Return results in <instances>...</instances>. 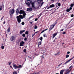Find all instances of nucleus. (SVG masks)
Here are the masks:
<instances>
[{"instance_id":"obj_38","label":"nucleus","mask_w":74,"mask_h":74,"mask_svg":"<svg viewBox=\"0 0 74 74\" xmlns=\"http://www.w3.org/2000/svg\"><path fill=\"white\" fill-rule=\"evenodd\" d=\"M58 6H59V7H60V3H58Z\"/></svg>"},{"instance_id":"obj_42","label":"nucleus","mask_w":74,"mask_h":74,"mask_svg":"<svg viewBox=\"0 0 74 74\" xmlns=\"http://www.w3.org/2000/svg\"><path fill=\"white\" fill-rule=\"evenodd\" d=\"M72 67V66H70L69 68V69H72V68H71Z\"/></svg>"},{"instance_id":"obj_23","label":"nucleus","mask_w":74,"mask_h":74,"mask_svg":"<svg viewBox=\"0 0 74 74\" xmlns=\"http://www.w3.org/2000/svg\"><path fill=\"white\" fill-rule=\"evenodd\" d=\"M8 32H10V28H9L8 29Z\"/></svg>"},{"instance_id":"obj_18","label":"nucleus","mask_w":74,"mask_h":74,"mask_svg":"<svg viewBox=\"0 0 74 74\" xmlns=\"http://www.w3.org/2000/svg\"><path fill=\"white\" fill-rule=\"evenodd\" d=\"M56 35H57V33L54 34L53 35V38H54V37H55V36H56Z\"/></svg>"},{"instance_id":"obj_7","label":"nucleus","mask_w":74,"mask_h":74,"mask_svg":"<svg viewBox=\"0 0 74 74\" xmlns=\"http://www.w3.org/2000/svg\"><path fill=\"white\" fill-rule=\"evenodd\" d=\"M24 44H25V42L23 41H21L20 42V46L21 47H22L24 45Z\"/></svg>"},{"instance_id":"obj_47","label":"nucleus","mask_w":74,"mask_h":74,"mask_svg":"<svg viewBox=\"0 0 74 74\" xmlns=\"http://www.w3.org/2000/svg\"><path fill=\"white\" fill-rule=\"evenodd\" d=\"M62 64V63L60 64L59 65H58V67H59L60 66V65H61V64Z\"/></svg>"},{"instance_id":"obj_63","label":"nucleus","mask_w":74,"mask_h":74,"mask_svg":"<svg viewBox=\"0 0 74 74\" xmlns=\"http://www.w3.org/2000/svg\"><path fill=\"white\" fill-rule=\"evenodd\" d=\"M47 11H48V10H47Z\"/></svg>"},{"instance_id":"obj_53","label":"nucleus","mask_w":74,"mask_h":74,"mask_svg":"<svg viewBox=\"0 0 74 74\" xmlns=\"http://www.w3.org/2000/svg\"><path fill=\"white\" fill-rule=\"evenodd\" d=\"M63 29H61L60 30V32H63Z\"/></svg>"},{"instance_id":"obj_20","label":"nucleus","mask_w":74,"mask_h":74,"mask_svg":"<svg viewBox=\"0 0 74 74\" xmlns=\"http://www.w3.org/2000/svg\"><path fill=\"white\" fill-rule=\"evenodd\" d=\"M36 56H38V55H39V52H36Z\"/></svg>"},{"instance_id":"obj_49","label":"nucleus","mask_w":74,"mask_h":74,"mask_svg":"<svg viewBox=\"0 0 74 74\" xmlns=\"http://www.w3.org/2000/svg\"><path fill=\"white\" fill-rule=\"evenodd\" d=\"M29 23L30 24H32V23H33V22H30Z\"/></svg>"},{"instance_id":"obj_37","label":"nucleus","mask_w":74,"mask_h":74,"mask_svg":"<svg viewBox=\"0 0 74 74\" xmlns=\"http://www.w3.org/2000/svg\"><path fill=\"white\" fill-rule=\"evenodd\" d=\"M67 54H70V52L68 51L67 52Z\"/></svg>"},{"instance_id":"obj_31","label":"nucleus","mask_w":74,"mask_h":74,"mask_svg":"<svg viewBox=\"0 0 74 74\" xmlns=\"http://www.w3.org/2000/svg\"><path fill=\"white\" fill-rule=\"evenodd\" d=\"M73 5H74V3L73 4H71V7H72L73 6Z\"/></svg>"},{"instance_id":"obj_55","label":"nucleus","mask_w":74,"mask_h":74,"mask_svg":"<svg viewBox=\"0 0 74 74\" xmlns=\"http://www.w3.org/2000/svg\"><path fill=\"white\" fill-rule=\"evenodd\" d=\"M38 33V32H35L34 34H36V33Z\"/></svg>"},{"instance_id":"obj_41","label":"nucleus","mask_w":74,"mask_h":74,"mask_svg":"<svg viewBox=\"0 0 74 74\" xmlns=\"http://www.w3.org/2000/svg\"><path fill=\"white\" fill-rule=\"evenodd\" d=\"M71 17H73L74 16V15H73V14H72L71 16Z\"/></svg>"},{"instance_id":"obj_40","label":"nucleus","mask_w":74,"mask_h":74,"mask_svg":"<svg viewBox=\"0 0 74 74\" xmlns=\"http://www.w3.org/2000/svg\"><path fill=\"white\" fill-rule=\"evenodd\" d=\"M37 20H38V18H36L35 19V21H37Z\"/></svg>"},{"instance_id":"obj_10","label":"nucleus","mask_w":74,"mask_h":74,"mask_svg":"<svg viewBox=\"0 0 74 74\" xmlns=\"http://www.w3.org/2000/svg\"><path fill=\"white\" fill-rule=\"evenodd\" d=\"M54 25H52L50 26V28H49V30H51L53 28V27H54Z\"/></svg>"},{"instance_id":"obj_34","label":"nucleus","mask_w":74,"mask_h":74,"mask_svg":"<svg viewBox=\"0 0 74 74\" xmlns=\"http://www.w3.org/2000/svg\"><path fill=\"white\" fill-rule=\"evenodd\" d=\"M6 40L5 39H4L3 40V42H5Z\"/></svg>"},{"instance_id":"obj_9","label":"nucleus","mask_w":74,"mask_h":74,"mask_svg":"<svg viewBox=\"0 0 74 74\" xmlns=\"http://www.w3.org/2000/svg\"><path fill=\"white\" fill-rule=\"evenodd\" d=\"M73 58H74V57L73 58H72L71 59H70L69 60L66 62L65 63V64H67V63H68L70 62L71 61V60L72 59H73Z\"/></svg>"},{"instance_id":"obj_48","label":"nucleus","mask_w":74,"mask_h":74,"mask_svg":"<svg viewBox=\"0 0 74 74\" xmlns=\"http://www.w3.org/2000/svg\"><path fill=\"white\" fill-rule=\"evenodd\" d=\"M43 4H44V3H42L41 4V6H42V5Z\"/></svg>"},{"instance_id":"obj_17","label":"nucleus","mask_w":74,"mask_h":74,"mask_svg":"<svg viewBox=\"0 0 74 74\" xmlns=\"http://www.w3.org/2000/svg\"><path fill=\"white\" fill-rule=\"evenodd\" d=\"M50 8H52L53 7H55V5L54 4H52L50 6Z\"/></svg>"},{"instance_id":"obj_24","label":"nucleus","mask_w":74,"mask_h":74,"mask_svg":"<svg viewBox=\"0 0 74 74\" xmlns=\"http://www.w3.org/2000/svg\"><path fill=\"white\" fill-rule=\"evenodd\" d=\"M69 55H67L66 56V58H69Z\"/></svg>"},{"instance_id":"obj_51","label":"nucleus","mask_w":74,"mask_h":74,"mask_svg":"<svg viewBox=\"0 0 74 74\" xmlns=\"http://www.w3.org/2000/svg\"><path fill=\"white\" fill-rule=\"evenodd\" d=\"M72 8H71V7L70 8H69V10H72Z\"/></svg>"},{"instance_id":"obj_39","label":"nucleus","mask_w":74,"mask_h":74,"mask_svg":"<svg viewBox=\"0 0 74 74\" xmlns=\"http://www.w3.org/2000/svg\"><path fill=\"white\" fill-rule=\"evenodd\" d=\"M34 35H35V34H32V37H33L34 36Z\"/></svg>"},{"instance_id":"obj_6","label":"nucleus","mask_w":74,"mask_h":74,"mask_svg":"<svg viewBox=\"0 0 74 74\" xmlns=\"http://www.w3.org/2000/svg\"><path fill=\"white\" fill-rule=\"evenodd\" d=\"M15 37L13 36H12L10 37V41H13L15 40Z\"/></svg>"},{"instance_id":"obj_12","label":"nucleus","mask_w":74,"mask_h":74,"mask_svg":"<svg viewBox=\"0 0 74 74\" xmlns=\"http://www.w3.org/2000/svg\"><path fill=\"white\" fill-rule=\"evenodd\" d=\"M25 32V30L22 31L21 30L20 31V33L21 34H23V33H24V32Z\"/></svg>"},{"instance_id":"obj_11","label":"nucleus","mask_w":74,"mask_h":74,"mask_svg":"<svg viewBox=\"0 0 74 74\" xmlns=\"http://www.w3.org/2000/svg\"><path fill=\"white\" fill-rule=\"evenodd\" d=\"M16 13L17 15H18V14H19V10H18V9H17L16 10Z\"/></svg>"},{"instance_id":"obj_64","label":"nucleus","mask_w":74,"mask_h":74,"mask_svg":"<svg viewBox=\"0 0 74 74\" xmlns=\"http://www.w3.org/2000/svg\"><path fill=\"white\" fill-rule=\"evenodd\" d=\"M63 44H64V43H63Z\"/></svg>"},{"instance_id":"obj_14","label":"nucleus","mask_w":74,"mask_h":74,"mask_svg":"<svg viewBox=\"0 0 74 74\" xmlns=\"http://www.w3.org/2000/svg\"><path fill=\"white\" fill-rule=\"evenodd\" d=\"M64 71V70L63 69H62L61 70L60 74H63V72Z\"/></svg>"},{"instance_id":"obj_59","label":"nucleus","mask_w":74,"mask_h":74,"mask_svg":"<svg viewBox=\"0 0 74 74\" xmlns=\"http://www.w3.org/2000/svg\"><path fill=\"white\" fill-rule=\"evenodd\" d=\"M37 74H39V73H37Z\"/></svg>"},{"instance_id":"obj_33","label":"nucleus","mask_w":74,"mask_h":74,"mask_svg":"<svg viewBox=\"0 0 74 74\" xmlns=\"http://www.w3.org/2000/svg\"><path fill=\"white\" fill-rule=\"evenodd\" d=\"M22 36L23 37H25V34H24L22 35Z\"/></svg>"},{"instance_id":"obj_15","label":"nucleus","mask_w":74,"mask_h":74,"mask_svg":"<svg viewBox=\"0 0 74 74\" xmlns=\"http://www.w3.org/2000/svg\"><path fill=\"white\" fill-rule=\"evenodd\" d=\"M47 30H48V29H46L44 30H42L41 32V33H44V32H45V31H47Z\"/></svg>"},{"instance_id":"obj_2","label":"nucleus","mask_w":74,"mask_h":74,"mask_svg":"<svg viewBox=\"0 0 74 74\" xmlns=\"http://www.w3.org/2000/svg\"><path fill=\"white\" fill-rule=\"evenodd\" d=\"M30 4H31L32 6V7L33 8H34V9H37L38 8H39V7H40V3H38L39 6L38 8H35V3H34V2H32V1H30Z\"/></svg>"},{"instance_id":"obj_57","label":"nucleus","mask_w":74,"mask_h":74,"mask_svg":"<svg viewBox=\"0 0 74 74\" xmlns=\"http://www.w3.org/2000/svg\"><path fill=\"white\" fill-rule=\"evenodd\" d=\"M33 74H36V73L34 72Z\"/></svg>"},{"instance_id":"obj_5","label":"nucleus","mask_w":74,"mask_h":74,"mask_svg":"<svg viewBox=\"0 0 74 74\" xmlns=\"http://www.w3.org/2000/svg\"><path fill=\"white\" fill-rule=\"evenodd\" d=\"M14 12H15V10L14 9H11L10 10L9 14L11 16L12 14H14Z\"/></svg>"},{"instance_id":"obj_19","label":"nucleus","mask_w":74,"mask_h":74,"mask_svg":"<svg viewBox=\"0 0 74 74\" xmlns=\"http://www.w3.org/2000/svg\"><path fill=\"white\" fill-rule=\"evenodd\" d=\"M41 44V41H40L39 42H38V47H39V45H40Z\"/></svg>"},{"instance_id":"obj_30","label":"nucleus","mask_w":74,"mask_h":74,"mask_svg":"<svg viewBox=\"0 0 74 74\" xmlns=\"http://www.w3.org/2000/svg\"><path fill=\"white\" fill-rule=\"evenodd\" d=\"M70 9H68L66 10L67 12H69L70 11Z\"/></svg>"},{"instance_id":"obj_50","label":"nucleus","mask_w":74,"mask_h":74,"mask_svg":"<svg viewBox=\"0 0 74 74\" xmlns=\"http://www.w3.org/2000/svg\"><path fill=\"white\" fill-rule=\"evenodd\" d=\"M51 1H53V2H54V0H51Z\"/></svg>"},{"instance_id":"obj_62","label":"nucleus","mask_w":74,"mask_h":74,"mask_svg":"<svg viewBox=\"0 0 74 74\" xmlns=\"http://www.w3.org/2000/svg\"><path fill=\"white\" fill-rule=\"evenodd\" d=\"M43 0H40V1H42Z\"/></svg>"},{"instance_id":"obj_22","label":"nucleus","mask_w":74,"mask_h":74,"mask_svg":"<svg viewBox=\"0 0 74 74\" xmlns=\"http://www.w3.org/2000/svg\"><path fill=\"white\" fill-rule=\"evenodd\" d=\"M3 10V6H0V11L1 10Z\"/></svg>"},{"instance_id":"obj_3","label":"nucleus","mask_w":74,"mask_h":74,"mask_svg":"<svg viewBox=\"0 0 74 74\" xmlns=\"http://www.w3.org/2000/svg\"><path fill=\"white\" fill-rule=\"evenodd\" d=\"M13 66L14 69H21V68L22 67V66L21 65L17 66L16 65H15L14 64H13Z\"/></svg>"},{"instance_id":"obj_27","label":"nucleus","mask_w":74,"mask_h":74,"mask_svg":"<svg viewBox=\"0 0 74 74\" xmlns=\"http://www.w3.org/2000/svg\"><path fill=\"white\" fill-rule=\"evenodd\" d=\"M35 29H37V26L35 25L34 27Z\"/></svg>"},{"instance_id":"obj_44","label":"nucleus","mask_w":74,"mask_h":74,"mask_svg":"<svg viewBox=\"0 0 74 74\" xmlns=\"http://www.w3.org/2000/svg\"><path fill=\"white\" fill-rule=\"evenodd\" d=\"M45 36H46L45 34L43 35V36L44 37H45Z\"/></svg>"},{"instance_id":"obj_21","label":"nucleus","mask_w":74,"mask_h":74,"mask_svg":"<svg viewBox=\"0 0 74 74\" xmlns=\"http://www.w3.org/2000/svg\"><path fill=\"white\" fill-rule=\"evenodd\" d=\"M1 48L2 49H4V46H2L1 47Z\"/></svg>"},{"instance_id":"obj_54","label":"nucleus","mask_w":74,"mask_h":74,"mask_svg":"<svg viewBox=\"0 0 74 74\" xmlns=\"http://www.w3.org/2000/svg\"><path fill=\"white\" fill-rule=\"evenodd\" d=\"M3 18H4V17H3V18H2L1 19V21H2V20H3Z\"/></svg>"},{"instance_id":"obj_45","label":"nucleus","mask_w":74,"mask_h":74,"mask_svg":"<svg viewBox=\"0 0 74 74\" xmlns=\"http://www.w3.org/2000/svg\"><path fill=\"white\" fill-rule=\"evenodd\" d=\"M63 34H66V32H63Z\"/></svg>"},{"instance_id":"obj_60","label":"nucleus","mask_w":74,"mask_h":74,"mask_svg":"<svg viewBox=\"0 0 74 74\" xmlns=\"http://www.w3.org/2000/svg\"><path fill=\"white\" fill-rule=\"evenodd\" d=\"M10 67H11V68H12V66H10Z\"/></svg>"},{"instance_id":"obj_46","label":"nucleus","mask_w":74,"mask_h":74,"mask_svg":"<svg viewBox=\"0 0 74 74\" xmlns=\"http://www.w3.org/2000/svg\"><path fill=\"white\" fill-rule=\"evenodd\" d=\"M26 40H27V38H25L24 39V40L26 41Z\"/></svg>"},{"instance_id":"obj_32","label":"nucleus","mask_w":74,"mask_h":74,"mask_svg":"<svg viewBox=\"0 0 74 74\" xmlns=\"http://www.w3.org/2000/svg\"><path fill=\"white\" fill-rule=\"evenodd\" d=\"M23 52H25H25H26V49H25L24 50Z\"/></svg>"},{"instance_id":"obj_36","label":"nucleus","mask_w":74,"mask_h":74,"mask_svg":"<svg viewBox=\"0 0 74 74\" xmlns=\"http://www.w3.org/2000/svg\"><path fill=\"white\" fill-rule=\"evenodd\" d=\"M13 74H16V72L14 71L13 72Z\"/></svg>"},{"instance_id":"obj_26","label":"nucleus","mask_w":74,"mask_h":74,"mask_svg":"<svg viewBox=\"0 0 74 74\" xmlns=\"http://www.w3.org/2000/svg\"><path fill=\"white\" fill-rule=\"evenodd\" d=\"M39 39L40 40H41V41H42V37H41Z\"/></svg>"},{"instance_id":"obj_35","label":"nucleus","mask_w":74,"mask_h":74,"mask_svg":"<svg viewBox=\"0 0 74 74\" xmlns=\"http://www.w3.org/2000/svg\"><path fill=\"white\" fill-rule=\"evenodd\" d=\"M8 63V64H9V65H10V64H11V62H9Z\"/></svg>"},{"instance_id":"obj_8","label":"nucleus","mask_w":74,"mask_h":74,"mask_svg":"<svg viewBox=\"0 0 74 74\" xmlns=\"http://www.w3.org/2000/svg\"><path fill=\"white\" fill-rule=\"evenodd\" d=\"M30 0H26V3L27 5L28 6H30V2H29V1H30Z\"/></svg>"},{"instance_id":"obj_52","label":"nucleus","mask_w":74,"mask_h":74,"mask_svg":"<svg viewBox=\"0 0 74 74\" xmlns=\"http://www.w3.org/2000/svg\"><path fill=\"white\" fill-rule=\"evenodd\" d=\"M72 69V68L70 69H69V71L70 72L71 70Z\"/></svg>"},{"instance_id":"obj_28","label":"nucleus","mask_w":74,"mask_h":74,"mask_svg":"<svg viewBox=\"0 0 74 74\" xmlns=\"http://www.w3.org/2000/svg\"><path fill=\"white\" fill-rule=\"evenodd\" d=\"M28 33H29L28 31H26L25 32V34H28Z\"/></svg>"},{"instance_id":"obj_43","label":"nucleus","mask_w":74,"mask_h":74,"mask_svg":"<svg viewBox=\"0 0 74 74\" xmlns=\"http://www.w3.org/2000/svg\"><path fill=\"white\" fill-rule=\"evenodd\" d=\"M51 8L50 7H48L47 8V10H48V9H49V8Z\"/></svg>"},{"instance_id":"obj_25","label":"nucleus","mask_w":74,"mask_h":74,"mask_svg":"<svg viewBox=\"0 0 74 74\" xmlns=\"http://www.w3.org/2000/svg\"><path fill=\"white\" fill-rule=\"evenodd\" d=\"M59 53H60V52H58L57 53L55 54V55H59Z\"/></svg>"},{"instance_id":"obj_13","label":"nucleus","mask_w":74,"mask_h":74,"mask_svg":"<svg viewBox=\"0 0 74 74\" xmlns=\"http://www.w3.org/2000/svg\"><path fill=\"white\" fill-rule=\"evenodd\" d=\"M27 11H32V8H27Z\"/></svg>"},{"instance_id":"obj_4","label":"nucleus","mask_w":74,"mask_h":74,"mask_svg":"<svg viewBox=\"0 0 74 74\" xmlns=\"http://www.w3.org/2000/svg\"><path fill=\"white\" fill-rule=\"evenodd\" d=\"M41 51H42V54L43 55L42 56V58H43V59H44V56H47V54L45 50H41Z\"/></svg>"},{"instance_id":"obj_61","label":"nucleus","mask_w":74,"mask_h":74,"mask_svg":"<svg viewBox=\"0 0 74 74\" xmlns=\"http://www.w3.org/2000/svg\"><path fill=\"white\" fill-rule=\"evenodd\" d=\"M34 32H35V30L34 29Z\"/></svg>"},{"instance_id":"obj_16","label":"nucleus","mask_w":74,"mask_h":74,"mask_svg":"<svg viewBox=\"0 0 74 74\" xmlns=\"http://www.w3.org/2000/svg\"><path fill=\"white\" fill-rule=\"evenodd\" d=\"M69 69L67 70L66 72V74H69L70 73V71L69 70Z\"/></svg>"},{"instance_id":"obj_1","label":"nucleus","mask_w":74,"mask_h":74,"mask_svg":"<svg viewBox=\"0 0 74 74\" xmlns=\"http://www.w3.org/2000/svg\"><path fill=\"white\" fill-rule=\"evenodd\" d=\"M19 14H23V16H22V15H20L18 16H16V18L18 23H19L21 22V19H23V18H25L26 17L25 16L26 13L23 10H21L19 12Z\"/></svg>"},{"instance_id":"obj_58","label":"nucleus","mask_w":74,"mask_h":74,"mask_svg":"<svg viewBox=\"0 0 74 74\" xmlns=\"http://www.w3.org/2000/svg\"><path fill=\"white\" fill-rule=\"evenodd\" d=\"M59 74V73H56V74Z\"/></svg>"},{"instance_id":"obj_56","label":"nucleus","mask_w":74,"mask_h":74,"mask_svg":"<svg viewBox=\"0 0 74 74\" xmlns=\"http://www.w3.org/2000/svg\"><path fill=\"white\" fill-rule=\"evenodd\" d=\"M5 22L4 21L3 22V24H5Z\"/></svg>"},{"instance_id":"obj_29","label":"nucleus","mask_w":74,"mask_h":74,"mask_svg":"<svg viewBox=\"0 0 74 74\" xmlns=\"http://www.w3.org/2000/svg\"><path fill=\"white\" fill-rule=\"evenodd\" d=\"M21 24L22 25H25V23H24V22H22Z\"/></svg>"}]
</instances>
